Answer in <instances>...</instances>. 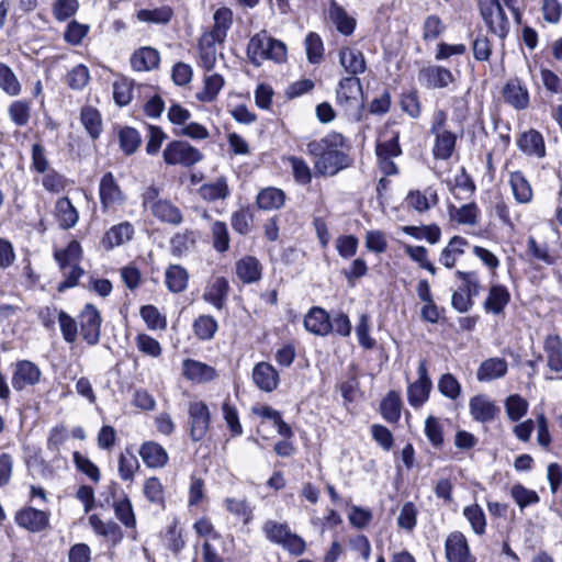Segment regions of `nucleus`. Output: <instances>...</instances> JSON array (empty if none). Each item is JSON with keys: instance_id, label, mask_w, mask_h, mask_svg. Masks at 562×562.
<instances>
[{"instance_id": "5701e85b", "label": "nucleus", "mask_w": 562, "mask_h": 562, "mask_svg": "<svg viewBox=\"0 0 562 562\" xmlns=\"http://www.w3.org/2000/svg\"><path fill=\"white\" fill-rule=\"evenodd\" d=\"M133 225L130 222H122L106 231L101 243L106 250H112L114 247H119L130 241L133 238Z\"/></svg>"}, {"instance_id": "6e6d98bb", "label": "nucleus", "mask_w": 562, "mask_h": 562, "mask_svg": "<svg viewBox=\"0 0 562 562\" xmlns=\"http://www.w3.org/2000/svg\"><path fill=\"white\" fill-rule=\"evenodd\" d=\"M120 145L126 155L134 154L142 142L139 133L133 127H124L119 133Z\"/></svg>"}, {"instance_id": "37998d69", "label": "nucleus", "mask_w": 562, "mask_h": 562, "mask_svg": "<svg viewBox=\"0 0 562 562\" xmlns=\"http://www.w3.org/2000/svg\"><path fill=\"white\" fill-rule=\"evenodd\" d=\"M0 90L11 98L22 92V85L14 71L4 63L0 61Z\"/></svg>"}, {"instance_id": "aec40b11", "label": "nucleus", "mask_w": 562, "mask_h": 562, "mask_svg": "<svg viewBox=\"0 0 562 562\" xmlns=\"http://www.w3.org/2000/svg\"><path fill=\"white\" fill-rule=\"evenodd\" d=\"M304 327L307 331L326 336L331 333L330 317L322 307H312L304 317Z\"/></svg>"}, {"instance_id": "052dcab7", "label": "nucleus", "mask_w": 562, "mask_h": 562, "mask_svg": "<svg viewBox=\"0 0 562 562\" xmlns=\"http://www.w3.org/2000/svg\"><path fill=\"white\" fill-rule=\"evenodd\" d=\"M291 166L294 180L300 184H308L312 180V172L308 165L299 157L291 156L288 158Z\"/></svg>"}, {"instance_id": "58836bf2", "label": "nucleus", "mask_w": 562, "mask_h": 562, "mask_svg": "<svg viewBox=\"0 0 562 562\" xmlns=\"http://www.w3.org/2000/svg\"><path fill=\"white\" fill-rule=\"evenodd\" d=\"M89 524L95 533L108 538L114 544L119 543L123 539L120 526L113 521H103L99 516L91 515L89 517Z\"/></svg>"}, {"instance_id": "2f4dec72", "label": "nucleus", "mask_w": 562, "mask_h": 562, "mask_svg": "<svg viewBox=\"0 0 562 562\" xmlns=\"http://www.w3.org/2000/svg\"><path fill=\"white\" fill-rule=\"evenodd\" d=\"M509 184L515 200L520 204L529 203L533 193L530 182L521 171H513L509 175Z\"/></svg>"}, {"instance_id": "4468645a", "label": "nucleus", "mask_w": 562, "mask_h": 562, "mask_svg": "<svg viewBox=\"0 0 562 562\" xmlns=\"http://www.w3.org/2000/svg\"><path fill=\"white\" fill-rule=\"evenodd\" d=\"M15 521L31 532H41L48 527L49 513L27 507L18 512Z\"/></svg>"}, {"instance_id": "5fc2aeb1", "label": "nucleus", "mask_w": 562, "mask_h": 562, "mask_svg": "<svg viewBox=\"0 0 562 562\" xmlns=\"http://www.w3.org/2000/svg\"><path fill=\"white\" fill-rule=\"evenodd\" d=\"M463 515L470 522L472 530L476 535H483L485 532L486 519L483 509L477 505L473 504L464 507Z\"/></svg>"}, {"instance_id": "f257e3e1", "label": "nucleus", "mask_w": 562, "mask_h": 562, "mask_svg": "<svg viewBox=\"0 0 562 562\" xmlns=\"http://www.w3.org/2000/svg\"><path fill=\"white\" fill-rule=\"evenodd\" d=\"M344 144L345 137L338 133L307 143L306 151L317 158L314 162L317 175L334 176L348 167V156L341 150Z\"/></svg>"}, {"instance_id": "dca6fc26", "label": "nucleus", "mask_w": 562, "mask_h": 562, "mask_svg": "<svg viewBox=\"0 0 562 562\" xmlns=\"http://www.w3.org/2000/svg\"><path fill=\"white\" fill-rule=\"evenodd\" d=\"M182 374L187 380L194 383H207L217 376L213 367L193 359L183 360Z\"/></svg>"}, {"instance_id": "774afa93", "label": "nucleus", "mask_w": 562, "mask_h": 562, "mask_svg": "<svg viewBox=\"0 0 562 562\" xmlns=\"http://www.w3.org/2000/svg\"><path fill=\"white\" fill-rule=\"evenodd\" d=\"M438 390L443 396L456 400L461 393V385L451 373H446L438 381Z\"/></svg>"}, {"instance_id": "a19ab883", "label": "nucleus", "mask_w": 562, "mask_h": 562, "mask_svg": "<svg viewBox=\"0 0 562 562\" xmlns=\"http://www.w3.org/2000/svg\"><path fill=\"white\" fill-rule=\"evenodd\" d=\"M199 194L203 200L213 202L225 200L231 194V190L226 179L222 177L213 182L202 184L199 189Z\"/></svg>"}, {"instance_id": "c756f323", "label": "nucleus", "mask_w": 562, "mask_h": 562, "mask_svg": "<svg viewBox=\"0 0 562 562\" xmlns=\"http://www.w3.org/2000/svg\"><path fill=\"white\" fill-rule=\"evenodd\" d=\"M139 456L148 468H161L168 461L167 451L160 445L153 441L142 445Z\"/></svg>"}, {"instance_id": "72a5a7b5", "label": "nucleus", "mask_w": 562, "mask_h": 562, "mask_svg": "<svg viewBox=\"0 0 562 562\" xmlns=\"http://www.w3.org/2000/svg\"><path fill=\"white\" fill-rule=\"evenodd\" d=\"M543 349L548 367L554 372L562 371V341L558 335H549L544 339Z\"/></svg>"}, {"instance_id": "c03bdc74", "label": "nucleus", "mask_w": 562, "mask_h": 562, "mask_svg": "<svg viewBox=\"0 0 562 562\" xmlns=\"http://www.w3.org/2000/svg\"><path fill=\"white\" fill-rule=\"evenodd\" d=\"M409 206L418 212L428 211L438 202L437 193L431 188L422 191H412L406 199Z\"/></svg>"}, {"instance_id": "f8f14e48", "label": "nucleus", "mask_w": 562, "mask_h": 562, "mask_svg": "<svg viewBox=\"0 0 562 562\" xmlns=\"http://www.w3.org/2000/svg\"><path fill=\"white\" fill-rule=\"evenodd\" d=\"M40 379L41 370L35 363L29 360H20L14 364L11 384L15 391H22L26 386L38 383Z\"/></svg>"}, {"instance_id": "20e7f679", "label": "nucleus", "mask_w": 562, "mask_h": 562, "mask_svg": "<svg viewBox=\"0 0 562 562\" xmlns=\"http://www.w3.org/2000/svg\"><path fill=\"white\" fill-rule=\"evenodd\" d=\"M480 12L488 30L504 40L509 33V21L506 16L501 0H481Z\"/></svg>"}, {"instance_id": "603ef678", "label": "nucleus", "mask_w": 562, "mask_h": 562, "mask_svg": "<svg viewBox=\"0 0 562 562\" xmlns=\"http://www.w3.org/2000/svg\"><path fill=\"white\" fill-rule=\"evenodd\" d=\"M139 468V462L136 456L126 450L119 457V475L123 481H133L136 470Z\"/></svg>"}, {"instance_id": "4c0bfd02", "label": "nucleus", "mask_w": 562, "mask_h": 562, "mask_svg": "<svg viewBox=\"0 0 562 562\" xmlns=\"http://www.w3.org/2000/svg\"><path fill=\"white\" fill-rule=\"evenodd\" d=\"M80 122L92 139H97L102 133V119L98 109L91 105L82 106Z\"/></svg>"}, {"instance_id": "7c9ffc66", "label": "nucleus", "mask_w": 562, "mask_h": 562, "mask_svg": "<svg viewBox=\"0 0 562 562\" xmlns=\"http://www.w3.org/2000/svg\"><path fill=\"white\" fill-rule=\"evenodd\" d=\"M469 246L465 238L461 236H453L448 245L442 249L439 262L446 268H453L458 258L464 254V248Z\"/></svg>"}, {"instance_id": "4be33fe9", "label": "nucleus", "mask_w": 562, "mask_h": 562, "mask_svg": "<svg viewBox=\"0 0 562 562\" xmlns=\"http://www.w3.org/2000/svg\"><path fill=\"white\" fill-rule=\"evenodd\" d=\"M519 149L537 158H543L546 156V145L543 136L537 130H529L522 133L517 139Z\"/></svg>"}, {"instance_id": "49530a36", "label": "nucleus", "mask_w": 562, "mask_h": 562, "mask_svg": "<svg viewBox=\"0 0 562 562\" xmlns=\"http://www.w3.org/2000/svg\"><path fill=\"white\" fill-rule=\"evenodd\" d=\"M510 496L520 510H524L527 506L535 505L540 502V497L536 491L529 490L520 483H515L512 486Z\"/></svg>"}, {"instance_id": "393cba45", "label": "nucleus", "mask_w": 562, "mask_h": 562, "mask_svg": "<svg viewBox=\"0 0 562 562\" xmlns=\"http://www.w3.org/2000/svg\"><path fill=\"white\" fill-rule=\"evenodd\" d=\"M228 290V281L223 277H217L205 288L203 299L217 310H222L227 299Z\"/></svg>"}, {"instance_id": "e433bc0d", "label": "nucleus", "mask_w": 562, "mask_h": 562, "mask_svg": "<svg viewBox=\"0 0 562 562\" xmlns=\"http://www.w3.org/2000/svg\"><path fill=\"white\" fill-rule=\"evenodd\" d=\"M285 193L274 187L262 189L257 195V205L265 211L278 210L284 205Z\"/></svg>"}, {"instance_id": "e2e57ef3", "label": "nucleus", "mask_w": 562, "mask_h": 562, "mask_svg": "<svg viewBox=\"0 0 562 562\" xmlns=\"http://www.w3.org/2000/svg\"><path fill=\"white\" fill-rule=\"evenodd\" d=\"M213 246L220 251L224 252L229 247V235L227 225L224 222L216 221L212 224Z\"/></svg>"}, {"instance_id": "680f3d73", "label": "nucleus", "mask_w": 562, "mask_h": 562, "mask_svg": "<svg viewBox=\"0 0 562 562\" xmlns=\"http://www.w3.org/2000/svg\"><path fill=\"white\" fill-rule=\"evenodd\" d=\"M479 209L475 203L464 204L453 210L452 220L462 225H475L477 222Z\"/></svg>"}, {"instance_id": "bf43d9fd", "label": "nucleus", "mask_w": 562, "mask_h": 562, "mask_svg": "<svg viewBox=\"0 0 562 562\" xmlns=\"http://www.w3.org/2000/svg\"><path fill=\"white\" fill-rule=\"evenodd\" d=\"M113 98L117 105H127L133 99V82L127 78L115 81L113 85Z\"/></svg>"}, {"instance_id": "864d4df0", "label": "nucleus", "mask_w": 562, "mask_h": 562, "mask_svg": "<svg viewBox=\"0 0 562 562\" xmlns=\"http://www.w3.org/2000/svg\"><path fill=\"white\" fill-rule=\"evenodd\" d=\"M528 402L518 394H512L505 401L506 414L513 422L522 418L528 411Z\"/></svg>"}, {"instance_id": "a18cd8bd", "label": "nucleus", "mask_w": 562, "mask_h": 562, "mask_svg": "<svg viewBox=\"0 0 562 562\" xmlns=\"http://www.w3.org/2000/svg\"><path fill=\"white\" fill-rule=\"evenodd\" d=\"M113 509L115 517L126 527L135 528L136 517L133 510L130 498L124 495L123 497L115 499L113 503Z\"/></svg>"}, {"instance_id": "b1692460", "label": "nucleus", "mask_w": 562, "mask_h": 562, "mask_svg": "<svg viewBox=\"0 0 562 562\" xmlns=\"http://www.w3.org/2000/svg\"><path fill=\"white\" fill-rule=\"evenodd\" d=\"M505 101L516 110H524L529 105V92L519 80H509L503 90Z\"/></svg>"}, {"instance_id": "1a4fd4ad", "label": "nucleus", "mask_w": 562, "mask_h": 562, "mask_svg": "<svg viewBox=\"0 0 562 562\" xmlns=\"http://www.w3.org/2000/svg\"><path fill=\"white\" fill-rule=\"evenodd\" d=\"M99 196L103 212L123 205L126 195L120 188L112 172H105L99 183Z\"/></svg>"}, {"instance_id": "4d7b16f0", "label": "nucleus", "mask_w": 562, "mask_h": 562, "mask_svg": "<svg viewBox=\"0 0 562 562\" xmlns=\"http://www.w3.org/2000/svg\"><path fill=\"white\" fill-rule=\"evenodd\" d=\"M305 49L310 63L318 64L323 59L324 46L318 34L311 32L306 35Z\"/></svg>"}, {"instance_id": "3c124183", "label": "nucleus", "mask_w": 562, "mask_h": 562, "mask_svg": "<svg viewBox=\"0 0 562 562\" xmlns=\"http://www.w3.org/2000/svg\"><path fill=\"white\" fill-rule=\"evenodd\" d=\"M217 327V322L210 315H201L193 323V331L201 340L212 339Z\"/></svg>"}, {"instance_id": "0e129e2a", "label": "nucleus", "mask_w": 562, "mask_h": 562, "mask_svg": "<svg viewBox=\"0 0 562 562\" xmlns=\"http://www.w3.org/2000/svg\"><path fill=\"white\" fill-rule=\"evenodd\" d=\"M338 255L344 259H349L357 254L359 240L353 235H341L335 241Z\"/></svg>"}, {"instance_id": "6ab92c4d", "label": "nucleus", "mask_w": 562, "mask_h": 562, "mask_svg": "<svg viewBox=\"0 0 562 562\" xmlns=\"http://www.w3.org/2000/svg\"><path fill=\"white\" fill-rule=\"evenodd\" d=\"M54 217L59 228L67 231L77 225L79 212L67 196H63L55 203Z\"/></svg>"}, {"instance_id": "a211bd4d", "label": "nucleus", "mask_w": 562, "mask_h": 562, "mask_svg": "<svg viewBox=\"0 0 562 562\" xmlns=\"http://www.w3.org/2000/svg\"><path fill=\"white\" fill-rule=\"evenodd\" d=\"M510 302V293L503 284H492L488 289L487 296L483 302V308L486 313L501 315Z\"/></svg>"}, {"instance_id": "09e8293b", "label": "nucleus", "mask_w": 562, "mask_h": 562, "mask_svg": "<svg viewBox=\"0 0 562 562\" xmlns=\"http://www.w3.org/2000/svg\"><path fill=\"white\" fill-rule=\"evenodd\" d=\"M262 531L270 542L281 546L291 529L288 524L269 519L262 525Z\"/></svg>"}, {"instance_id": "423d86ee", "label": "nucleus", "mask_w": 562, "mask_h": 562, "mask_svg": "<svg viewBox=\"0 0 562 562\" xmlns=\"http://www.w3.org/2000/svg\"><path fill=\"white\" fill-rule=\"evenodd\" d=\"M337 102L346 112L358 110L363 104V93L360 79L357 77H347L339 81L337 92Z\"/></svg>"}, {"instance_id": "69168bd1", "label": "nucleus", "mask_w": 562, "mask_h": 562, "mask_svg": "<svg viewBox=\"0 0 562 562\" xmlns=\"http://www.w3.org/2000/svg\"><path fill=\"white\" fill-rule=\"evenodd\" d=\"M140 316L149 329H164L167 325L166 318L153 305L143 306Z\"/></svg>"}, {"instance_id": "39448f33", "label": "nucleus", "mask_w": 562, "mask_h": 562, "mask_svg": "<svg viewBox=\"0 0 562 562\" xmlns=\"http://www.w3.org/2000/svg\"><path fill=\"white\" fill-rule=\"evenodd\" d=\"M162 158L167 165H180L188 168L200 162L204 156L198 148L193 147L188 142L172 140L164 149Z\"/></svg>"}, {"instance_id": "9b49d317", "label": "nucleus", "mask_w": 562, "mask_h": 562, "mask_svg": "<svg viewBox=\"0 0 562 562\" xmlns=\"http://www.w3.org/2000/svg\"><path fill=\"white\" fill-rule=\"evenodd\" d=\"M80 333L89 345L98 344L101 333V316L92 304H87L79 315Z\"/></svg>"}, {"instance_id": "2eb2a0df", "label": "nucleus", "mask_w": 562, "mask_h": 562, "mask_svg": "<svg viewBox=\"0 0 562 562\" xmlns=\"http://www.w3.org/2000/svg\"><path fill=\"white\" fill-rule=\"evenodd\" d=\"M469 408L472 418L482 424L491 423L499 413V407L483 394L473 396L469 402Z\"/></svg>"}, {"instance_id": "8fccbe9b", "label": "nucleus", "mask_w": 562, "mask_h": 562, "mask_svg": "<svg viewBox=\"0 0 562 562\" xmlns=\"http://www.w3.org/2000/svg\"><path fill=\"white\" fill-rule=\"evenodd\" d=\"M80 256L81 246L77 240H71L65 249L58 250L54 255L60 270H66L69 265L77 263Z\"/></svg>"}, {"instance_id": "412c9836", "label": "nucleus", "mask_w": 562, "mask_h": 562, "mask_svg": "<svg viewBox=\"0 0 562 562\" xmlns=\"http://www.w3.org/2000/svg\"><path fill=\"white\" fill-rule=\"evenodd\" d=\"M507 371L508 364L504 358H488L477 368L476 379L480 382H491L505 376Z\"/></svg>"}, {"instance_id": "c85d7f7f", "label": "nucleus", "mask_w": 562, "mask_h": 562, "mask_svg": "<svg viewBox=\"0 0 562 562\" xmlns=\"http://www.w3.org/2000/svg\"><path fill=\"white\" fill-rule=\"evenodd\" d=\"M435 136L432 153L437 159H449L456 147L457 136L449 130L431 133Z\"/></svg>"}, {"instance_id": "473e14b6", "label": "nucleus", "mask_w": 562, "mask_h": 562, "mask_svg": "<svg viewBox=\"0 0 562 562\" xmlns=\"http://www.w3.org/2000/svg\"><path fill=\"white\" fill-rule=\"evenodd\" d=\"M236 274L244 283H254L261 279V265L255 257L247 256L236 262Z\"/></svg>"}, {"instance_id": "ddd939ff", "label": "nucleus", "mask_w": 562, "mask_h": 562, "mask_svg": "<svg viewBox=\"0 0 562 562\" xmlns=\"http://www.w3.org/2000/svg\"><path fill=\"white\" fill-rule=\"evenodd\" d=\"M418 79L428 89H443L454 81L448 68L437 65L420 69Z\"/></svg>"}, {"instance_id": "cd10ccee", "label": "nucleus", "mask_w": 562, "mask_h": 562, "mask_svg": "<svg viewBox=\"0 0 562 562\" xmlns=\"http://www.w3.org/2000/svg\"><path fill=\"white\" fill-rule=\"evenodd\" d=\"M160 60V55L153 47H140L131 57V66L136 71H149L155 69Z\"/></svg>"}, {"instance_id": "f704fd0d", "label": "nucleus", "mask_w": 562, "mask_h": 562, "mask_svg": "<svg viewBox=\"0 0 562 562\" xmlns=\"http://www.w3.org/2000/svg\"><path fill=\"white\" fill-rule=\"evenodd\" d=\"M189 282L188 271L180 265H170L165 272V283L172 293L183 292Z\"/></svg>"}, {"instance_id": "c9c22d12", "label": "nucleus", "mask_w": 562, "mask_h": 562, "mask_svg": "<svg viewBox=\"0 0 562 562\" xmlns=\"http://www.w3.org/2000/svg\"><path fill=\"white\" fill-rule=\"evenodd\" d=\"M7 113L16 127L26 126L31 120L32 104L26 99L14 100L8 105Z\"/></svg>"}, {"instance_id": "9d476101", "label": "nucleus", "mask_w": 562, "mask_h": 562, "mask_svg": "<svg viewBox=\"0 0 562 562\" xmlns=\"http://www.w3.org/2000/svg\"><path fill=\"white\" fill-rule=\"evenodd\" d=\"M445 554L448 562H475L468 539L461 531H452L445 541Z\"/></svg>"}, {"instance_id": "13d9d810", "label": "nucleus", "mask_w": 562, "mask_h": 562, "mask_svg": "<svg viewBox=\"0 0 562 562\" xmlns=\"http://www.w3.org/2000/svg\"><path fill=\"white\" fill-rule=\"evenodd\" d=\"M224 506L231 514L243 517L246 524L250 521L252 510L246 498L227 497Z\"/></svg>"}, {"instance_id": "bb28decb", "label": "nucleus", "mask_w": 562, "mask_h": 562, "mask_svg": "<svg viewBox=\"0 0 562 562\" xmlns=\"http://www.w3.org/2000/svg\"><path fill=\"white\" fill-rule=\"evenodd\" d=\"M339 63L351 75L350 77H356L366 71L363 54L356 48L345 47L340 49Z\"/></svg>"}, {"instance_id": "de8ad7c7", "label": "nucleus", "mask_w": 562, "mask_h": 562, "mask_svg": "<svg viewBox=\"0 0 562 562\" xmlns=\"http://www.w3.org/2000/svg\"><path fill=\"white\" fill-rule=\"evenodd\" d=\"M224 86V79L217 74L204 78V87L198 93V99L202 102H212L217 97Z\"/></svg>"}, {"instance_id": "6e6552de", "label": "nucleus", "mask_w": 562, "mask_h": 562, "mask_svg": "<svg viewBox=\"0 0 562 562\" xmlns=\"http://www.w3.org/2000/svg\"><path fill=\"white\" fill-rule=\"evenodd\" d=\"M418 379L407 385V401L414 408H420L429 398L432 382L428 375L426 360L418 364Z\"/></svg>"}, {"instance_id": "7ed1b4c3", "label": "nucleus", "mask_w": 562, "mask_h": 562, "mask_svg": "<svg viewBox=\"0 0 562 562\" xmlns=\"http://www.w3.org/2000/svg\"><path fill=\"white\" fill-rule=\"evenodd\" d=\"M142 205L153 216L162 223L178 226L182 223L183 216L178 206L171 201L159 198V189L150 186L142 194Z\"/></svg>"}, {"instance_id": "79ce46f5", "label": "nucleus", "mask_w": 562, "mask_h": 562, "mask_svg": "<svg viewBox=\"0 0 562 562\" xmlns=\"http://www.w3.org/2000/svg\"><path fill=\"white\" fill-rule=\"evenodd\" d=\"M402 398L396 391H390L382 400L380 411L383 418L389 423H397L401 417Z\"/></svg>"}, {"instance_id": "a878e982", "label": "nucleus", "mask_w": 562, "mask_h": 562, "mask_svg": "<svg viewBox=\"0 0 562 562\" xmlns=\"http://www.w3.org/2000/svg\"><path fill=\"white\" fill-rule=\"evenodd\" d=\"M329 21L336 25L338 32L344 35H350L355 31L356 20L350 16L346 10L335 0L330 2L327 11Z\"/></svg>"}, {"instance_id": "338daca9", "label": "nucleus", "mask_w": 562, "mask_h": 562, "mask_svg": "<svg viewBox=\"0 0 562 562\" xmlns=\"http://www.w3.org/2000/svg\"><path fill=\"white\" fill-rule=\"evenodd\" d=\"M144 495L154 504L162 505L165 502L164 487L157 477H149L144 483Z\"/></svg>"}, {"instance_id": "ea45409f", "label": "nucleus", "mask_w": 562, "mask_h": 562, "mask_svg": "<svg viewBox=\"0 0 562 562\" xmlns=\"http://www.w3.org/2000/svg\"><path fill=\"white\" fill-rule=\"evenodd\" d=\"M214 25L211 31L213 42H224L233 22V12L228 8H220L214 13Z\"/></svg>"}, {"instance_id": "f03ea898", "label": "nucleus", "mask_w": 562, "mask_h": 562, "mask_svg": "<svg viewBox=\"0 0 562 562\" xmlns=\"http://www.w3.org/2000/svg\"><path fill=\"white\" fill-rule=\"evenodd\" d=\"M247 57L256 67L266 60L280 64L286 60V46L283 42L269 36L266 31H261L249 40Z\"/></svg>"}, {"instance_id": "0eeeda50", "label": "nucleus", "mask_w": 562, "mask_h": 562, "mask_svg": "<svg viewBox=\"0 0 562 562\" xmlns=\"http://www.w3.org/2000/svg\"><path fill=\"white\" fill-rule=\"evenodd\" d=\"M190 437L193 441L202 440L210 428L211 414L209 406L202 401H192L188 406Z\"/></svg>"}, {"instance_id": "f3484780", "label": "nucleus", "mask_w": 562, "mask_h": 562, "mask_svg": "<svg viewBox=\"0 0 562 562\" xmlns=\"http://www.w3.org/2000/svg\"><path fill=\"white\" fill-rule=\"evenodd\" d=\"M252 381L263 392H272L279 385V373L269 362H259L252 369Z\"/></svg>"}]
</instances>
